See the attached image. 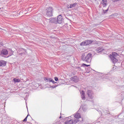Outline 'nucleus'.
Returning <instances> with one entry per match:
<instances>
[{
  "label": "nucleus",
  "instance_id": "a211bd4d",
  "mask_svg": "<svg viewBox=\"0 0 124 124\" xmlns=\"http://www.w3.org/2000/svg\"><path fill=\"white\" fill-rule=\"evenodd\" d=\"M54 79L55 81H56V82H58V81H59V78H58V77H55Z\"/></svg>",
  "mask_w": 124,
  "mask_h": 124
},
{
  "label": "nucleus",
  "instance_id": "b1692460",
  "mask_svg": "<svg viewBox=\"0 0 124 124\" xmlns=\"http://www.w3.org/2000/svg\"><path fill=\"white\" fill-rule=\"evenodd\" d=\"M50 81H51V82L53 83V84H56V83H57V82H55V81H54V80H53V79H52V80H50Z\"/></svg>",
  "mask_w": 124,
  "mask_h": 124
},
{
  "label": "nucleus",
  "instance_id": "dca6fc26",
  "mask_svg": "<svg viewBox=\"0 0 124 124\" xmlns=\"http://www.w3.org/2000/svg\"><path fill=\"white\" fill-rule=\"evenodd\" d=\"M5 65H6V63L0 62V66H5Z\"/></svg>",
  "mask_w": 124,
  "mask_h": 124
},
{
  "label": "nucleus",
  "instance_id": "6ab92c4d",
  "mask_svg": "<svg viewBox=\"0 0 124 124\" xmlns=\"http://www.w3.org/2000/svg\"><path fill=\"white\" fill-rule=\"evenodd\" d=\"M103 13H104V14H105V13H106V12H107V11H108V9L107 10H103Z\"/></svg>",
  "mask_w": 124,
  "mask_h": 124
},
{
  "label": "nucleus",
  "instance_id": "f257e3e1",
  "mask_svg": "<svg viewBox=\"0 0 124 124\" xmlns=\"http://www.w3.org/2000/svg\"><path fill=\"white\" fill-rule=\"evenodd\" d=\"M120 55L117 52H113L111 54L109 55V58L111 60L112 62H118L120 59H119V57Z\"/></svg>",
  "mask_w": 124,
  "mask_h": 124
},
{
  "label": "nucleus",
  "instance_id": "9b49d317",
  "mask_svg": "<svg viewBox=\"0 0 124 124\" xmlns=\"http://www.w3.org/2000/svg\"><path fill=\"white\" fill-rule=\"evenodd\" d=\"M104 49L102 48V47H98L96 48V51L97 53H100V52H102Z\"/></svg>",
  "mask_w": 124,
  "mask_h": 124
},
{
  "label": "nucleus",
  "instance_id": "6e6552de",
  "mask_svg": "<svg viewBox=\"0 0 124 124\" xmlns=\"http://www.w3.org/2000/svg\"><path fill=\"white\" fill-rule=\"evenodd\" d=\"M49 23H54V24H57V18H51L49 19Z\"/></svg>",
  "mask_w": 124,
  "mask_h": 124
},
{
  "label": "nucleus",
  "instance_id": "ddd939ff",
  "mask_svg": "<svg viewBox=\"0 0 124 124\" xmlns=\"http://www.w3.org/2000/svg\"><path fill=\"white\" fill-rule=\"evenodd\" d=\"M65 124H73V120H70L69 121H66Z\"/></svg>",
  "mask_w": 124,
  "mask_h": 124
},
{
  "label": "nucleus",
  "instance_id": "423d86ee",
  "mask_svg": "<svg viewBox=\"0 0 124 124\" xmlns=\"http://www.w3.org/2000/svg\"><path fill=\"white\" fill-rule=\"evenodd\" d=\"M7 55H8V51H7V49L4 48L0 51V56H1V57H4V56H6Z\"/></svg>",
  "mask_w": 124,
  "mask_h": 124
},
{
  "label": "nucleus",
  "instance_id": "39448f33",
  "mask_svg": "<svg viewBox=\"0 0 124 124\" xmlns=\"http://www.w3.org/2000/svg\"><path fill=\"white\" fill-rule=\"evenodd\" d=\"M74 117L77 119L74 120V123L77 124V123L80 121L79 119H81V114H80V113H76V114H75Z\"/></svg>",
  "mask_w": 124,
  "mask_h": 124
},
{
  "label": "nucleus",
  "instance_id": "a878e982",
  "mask_svg": "<svg viewBox=\"0 0 124 124\" xmlns=\"http://www.w3.org/2000/svg\"><path fill=\"white\" fill-rule=\"evenodd\" d=\"M56 87H58V86H52V88L53 89H54V88H56Z\"/></svg>",
  "mask_w": 124,
  "mask_h": 124
},
{
  "label": "nucleus",
  "instance_id": "2eb2a0df",
  "mask_svg": "<svg viewBox=\"0 0 124 124\" xmlns=\"http://www.w3.org/2000/svg\"><path fill=\"white\" fill-rule=\"evenodd\" d=\"M14 82H16V83H19V82L21 81V80L19 78H14Z\"/></svg>",
  "mask_w": 124,
  "mask_h": 124
},
{
  "label": "nucleus",
  "instance_id": "bb28decb",
  "mask_svg": "<svg viewBox=\"0 0 124 124\" xmlns=\"http://www.w3.org/2000/svg\"><path fill=\"white\" fill-rule=\"evenodd\" d=\"M0 62H5L1 60V61H0Z\"/></svg>",
  "mask_w": 124,
  "mask_h": 124
},
{
  "label": "nucleus",
  "instance_id": "f03ea898",
  "mask_svg": "<svg viewBox=\"0 0 124 124\" xmlns=\"http://www.w3.org/2000/svg\"><path fill=\"white\" fill-rule=\"evenodd\" d=\"M53 11H54V10H53L52 7L46 8V15L48 17H51V16H53Z\"/></svg>",
  "mask_w": 124,
  "mask_h": 124
},
{
  "label": "nucleus",
  "instance_id": "aec40b11",
  "mask_svg": "<svg viewBox=\"0 0 124 124\" xmlns=\"http://www.w3.org/2000/svg\"><path fill=\"white\" fill-rule=\"evenodd\" d=\"M81 96L82 99H85V97H86V96H85V95H81Z\"/></svg>",
  "mask_w": 124,
  "mask_h": 124
},
{
  "label": "nucleus",
  "instance_id": "393cba45",
  "mask_svg": "<svg viewBox=\"0 0 124 124\" xmlns=\"http://www.w3.org/2000/svg\"><path fill=\"white\" fill-rule=\"evenodd\" d=\"M48 80H49V78H46V79H45V81H46L47 82V81H48Z\"/></svg>",
  "mask_w": 124,
  "mask_h": 124
},
{
  "label": "nucleus",
  "instance_id": "f3484780",
  "mask_svg": "<svg viewBox=\"0 0 124 124\" xmlns=\"http://www.w3.org/2000/svg\"><path fill=\"white\" fill-rule=\"evenodd\" d=\"M28 117H29V115H28L23 120V122H27V120H28Z\"/></svg>",
  "mask_w": 124,
  "mask_h": 124
},
{
  "label": "nucleus",
  "instance_id": "0eeeda50",
  "mask_svg": "<svg viewBox=\"0 0 124 124\" xmlns=\"http://www.w3.org/2000/svg\"><path fill=\"white\" fill-rule=\"evenodd\" d=\"M57 22L58 24H62V15H59L56 18Z\"/></svg>",
  "mask_w": 124,
  "mask_h": 124
},
{
  "label": "nucleus",
  "instance_id": "5701e85b",
  "mask_svg": "<svg viewBox=\"0 0 124 124\" xmlns=\"http://www.w3.org/2000/svg\"><path fill=\"white\" fill-rule=\"evenodd\" d=\"M82 65H85V66H91V65H87L85 63H83Z\"/></svg>",
  "mask_w": 124,
  "mask_h": 124
},
{
  "label": "nucleus",
  "instance_id": "412c9836",
  "mask_svg": "<svg viewBox=\"0 0 124 124\" xmlns=\"http://www.w3.org/2000/svg\"><path fill=\"white\" fill-rule=\"evenodd\" d=\"M52 79L51 78H48V80L46 81V82H52Z\"/></svg>",
  "mask_w": 124,
  "mask_h": 124
},
{
  "label": "nucleus",
  "instance_id": "7ed1b4c3",
  "mask_svg": "<svg viewBox=\"0 0 124 124\" xmlns=\"http://www.w3.org/2000/svg\"><path fill=\"white\" fill-rule=\"evenodd\" d=\"M83 62H92V54L88 53L87 56L84 58H82Z\"/></svg>",
  "mask_w": 124,
  "mask_h": 124
},
{
  "label": "nucleus",
  "instance_id": "f8f14e48",
  "mask_svg": "<svg viewBox=\"0 0 124 124\" xmlns=\"http://www.w3.org/2000/svg\"><path fill=\"white\" fill-rule=\"evenodd\" d=\"M87 94L88 96H89L90 97H92V96H93V92H92V91L88 90L87 91Z\"/></svg>",
  "mask_w": 124,
  "mask_h": 124
},
{
  "label": "nucleus",
  "instance_id": "4be33fe9",
  "mask_svg": "<svg viewBox=\"0 0 124 124\" xmlns=\"http://www.w3.org/2000/svg\"><path fill=\"white\" fill-rule=\"evenodd\" d=\"M85 95V92H84V91H81V95Z\"/></svg>",
  "mask_w": 124,
  "mask_h": 124
},
{
  "label": "nucleus",
  "instance_id": "cd10ccee",
  "mask_svg": "<svg viewBox=\"0 0 124 124\" xmlns=\"http://www.w3.org/2000/svg\"><path fill=\"white\" fill-rule=\"evenodd\" d=\"M118 0H115V1H118Z\"/></svg>",
  "mask_w": 124,
  "mask_h": 124
},
{
  "label": "nucleus",
  "instance_id": "20e7f679",
  "mask_svg": "<svg viewBox=\"0 0 124 124\" xmlns=\"http://www.w3.org/2000/svg\"><path fill=\"white\" fill-rule=\"evenodd\" d=\"M93 42L92 40H87L80 43V46H87L89 44H92Z\"/></svg>",
  "mask_w": 124,
  "mask_h": 124
},
{
  "label": "nucleus",
  "instance_id": "4468645a",
  "mask_svg": "<svg viewBox=\"0 0 124 124\" xmlns=\"http://www.w3.org/2000/svg\"><path fill=\"white\" fill-rule=\"evenodd\" d=\"M77 5V3H75L74 4H70L69 6V8H73V7H75Z\"/></svg>",
  "mask_w": 124,
  "mask_h": 124
},
{
  "label": "nucleus",
  "instance_id": "1a4fd4ad",
  "mask_svg": "<svg viewBox=\"0 0 124 124\" xmlns=\"http://www.w3.org/2000/svg\"><path fill=\"white\" fill-rule=\"evenodd\" d=\"M101 4H102L103 7H106L107 6V0H102Z\"/></svg>",
  "mask_w": 124,
  "mask_h": 124
},
{
  "label": "nucleus",
  "instance_id": "9d476101",
  "mask_svg": "<svg viewBox=\"0 0 124 124\" xmlns=\"http://www.w3.org/2000/svg\"><path fill=\"white\" fill-rule=\"evenodd\" d=\"M71 80L75 82V83H77V82L79 81V79L78 78V77L75 76L73 78H72Z\"/></svg>",
  "mask_w": 124,
  "mask_h": 124
}]
</instances>
